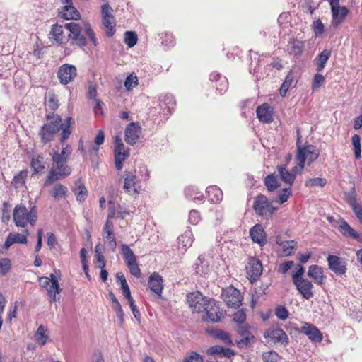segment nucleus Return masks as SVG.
I'll return each mask as SVG.
<instances>
[{"mask_svg": "<svg viewBox=\"0 0 362 362\" xmlns=\"http://www.w3.org/2000/svg\"><path fill=\"white\" fill-rule=\"evenodd\" d=\"M26 235L20 234L18 233H11L6 238V240L4 244L5 249L9 248L14 243L25 244L27 243V235L28 234V230L25 231Z\"/></svg>", "mask_w": 362, "mask_h": 362, "instance_id": "nucleus-33", "label": "nucleus"}, {"mask_svg": "<svg viewBox=\"0 0 362 362\" xmlns=\"http://www.w3.org/2000/svg\"><path fill=\"white\" fill-rule=\"evenodd\" d=\"M301 332L305 334L313 342H321L322 334L315 326L311 324H305L301 327Z\"/></svg>", "mask_w": 362, "mask_h": 362, "instance_id": "nucleus-25", "label": "nucleus"}, {"mask_svg": "<svg viewBox=\"0 0 362 362\" xmlns=\"http://www.w3.org/2000/svg\"><path fill=\"white\" fill-rule=\"evenodd\" d=\"M189 306L193 312L201 313L205 310L209 299L204 296L200 292L190 293L187 296Z\"/></svg>", "mask_w": 362, "mask_h": 362, "instance_id": "nucleus-12", "label": "nucleus"}, {"mask_svg": "<svg viewBox=\"0 0 362 362\" xmlns=\"http://www.w3.org/2000/svg\"><path fill=\"white\" fill-rule=\"evenodd\" d=\"M206 194L209 201L211 203L218 204L223 199V192L216 185L208 187L206 188Z\"/></svg>", "mask_w": 362, "mask_h": 362, "instance_id": "nucleus-38", "label": "nucleus"}, {"mask_svg": "<svg viewBox=\"0 0 362 362\" xmlns=\"http://www.w3.org/2000/svg\"><path fill=\"white\" fill-rule=\"evenodd\" d=\"M194 237L192 231L187 229L183 234L177 238L178 248L182 252H185L188 247H190L193 243Z\"/></svg>", "mask_w": 362, "mask_h": 362, "instance_id": "nucleus-31", "label": "nucleus"}, {"mask_svg": "<svg viewBox=\"0 0 362 362\" xmlns=\"http://www.w3.org/2000/svg\"><path fill=\"white\" fill-rule=\"evenodd\" d=\"M308 276L319 285L324 284L326 279L322 268L318 265L310 266L308 271Z\"/></svg>", "mask_w": 362, "mask_h": 362, "instance_id": "nucleus-34", "label": "nucleus"}, {"mask_svg": "<svg viewBox=\"0 0 362 362\" xmlns=\"http://www.w3.org/2000/svg\"><path fill=\"white\" fill-rule=\"evenodd\" d=\"M305 49V41L297 38H291L286 45V51L290 55L298 59Z\"/></svg>", "mask_w": 362, "mask_h": 362, "instance_id": "nucleus-20", "label": "nucleus"}, {"mask_svg": "<svg viewBox=\"0 0 362 362\" xmlns=\"http://www.w3.org/2000/svg\"><path fill=\"white\" fill-rule=\"evenodd\" d=\"M313 31L315 35H320L325 31V26L322 22L317 19L313 22Z\"/></svg>", "mask_w": 362, "mask_h": 362, "instance_id": "nucleus-63", "label": "nucleus"}, {"mask_svg": "<svg viewBox=\"0 0 362 362\" xmlns=\"http://www.w3.org/2000/svg\"><path fill=\"white\" fill-rule=\"evenodd\" d=\"M264 185L267 189L272 192L279 187V182L277 176L274 174L267 175L264 179Z\"/></svg>", "mask_w": 362, "mask_h": 362, "instance_id": "nucleus-48", "label": "nucleus"}, {"mask_svg": "<svg viewBox=\"0 0 362 362\" xmlns=\"http://www.w3.org/2000/svg\"><path fill=\"white\" fill-rule=\"evenodd\" d=\"M103 24L105 28L106 35L108 37H112L115 33V27L116 24L114 16L103 18Z\"/></svg>", "mask_w": 362, "mask_h": 362, "instance_id": "nucleus-43", "label": "nucleus"}, {"mask_svg": "<svg viewBox=\"0 0 362 362\" xmlns=\"http://www.w3.org/2000/svg\"><path fill=\"white\" fill-rule=\"evenodd\" d=\"M236 329L240 337V339L235 341L237 346L239 348L247 346L248 344L254 338L249 330L250 326L247 324L238 325Z\"/></svg>", "mask_w": 362, "mask_h": 362, "instance_id": "nucleus-19", "label": "nucleus"}, {"mask_svg": "<svg viewBox=\"0 0 362 362\" xmlns=\"http://www.w3.org/2000/svg\"><path fill=\"white\" fill-rule=\"evenodd\" d=\"M204 263L201 257H199L197 259V262L196 263V272L198 274H200L201 275H204L207 274L209 271L208 265H202Z\"/></svg>", "mask_w": 362, "mask_h": 362, "instance_id": "nucleus-60", "label": "nucleus"}, {"mask_svg": "<svg viewBox=\"0 0 362 362\" xmlns=\"http://www.w3.org/2000/svg\"><path fill=\"white\" fill-rule=\"evenodd\" d=\"M85 33L86 35L89 37L91 43L94 46L98 45V40L95 36V33L93 31V30L91 28L90 25L89 24H87L85 28Z\"/></svg>", "mask_w": 362, "mask_h": 362, "instance_id": "nucleus-61", "label": "nucleus"}, {"mask_svg": "<svg viewBox=\"0 0 362 362\" xmlns=\"http://www.w3.org/2000/svg\"><path fill=\"white\" fill-rule=\"evenodd\" d=\"M222 298L228 307L238 308L242 302L240 291L233 286L227 287L222 291Z\"/></svg>", "mask_w": 362, "mask_h": 362, "instance_id": "nucleus-14", "label": "nucleus"}, {"mask_svg": "<svg viewBox=\"0 0 362 362\" xmlns=\"http://www.w3.org/2000/svg\"><path fill=\"white\" fill-rule=\"evenodd\" d=\"M47 329L43 325H40L35 334V340L37 343L43 346L47 343L48 335L47 334Z\"/></svg>", "mask_w": 362, "mask_h": 362, "instance_id": "nucleus-47", "label": "nucleus"}, {"mask_svg": "<svg viewBox=\"0 0 362 362\" xmlns=\"http://www.w3.org/2000/svg\"><path fill=\"white\" fill-rule=\"evenodd\" d=\"M71 146L67 144L65 147L62 148L61 152L55 151L53 153L52 158L59 159L60 160L68 162L71 154Z\"/></svg>", "mask_w": 362, "mask_h": 362, "instance_id": "nucleus-44", "label": "nucleus"}, {"mask_svg": "<svg viewBox=\"0 0 362 362\" xmlns=\"http://www.w3.org/2000/svg\"><path fill=\"white\" fill-rule=\"evenodd\" d=\"M246 274L250 282H255L262 274V262L255 257H250L245 267Z\"/></svg>", "mask_w": 362, "mask_h": 362, "instance_id": "nucleus-11", "label": "nucleus"}, {"mask_svg": "<svg viewBox=\"0 0 362 362\" xmlns=\"http://www.w3.org/2000/svg\"><path fill=\"white\" fill-rule=\"evenodd\" d=\"M30 165L35 173H41L45 168L44 158L41 156H34Z\"/></svg>", "mask_w": 362, "mask_h": 362, "instance_id": "nucleus-46", "label": "nucleus"}, {"mask_svg": "<svg viewBox=\"0 0 362 362\" xmlns=\"http://www.w3.org/2000/svg\"><path fill=\"white\" fill-rule=\"evenodd\" d=\"M183 362H203V358L197 352H191Z\"/></svg>", "mask_w": 362, "mask_h": 362, "instance_id": "nucleus-64", "label": "nucleus"}, {"mask_svg": "<svg viewBox=\"0 0 362 362\" xmlns=\"http://www.w3.org/2000/svg\"><path fill=\"white\" fill-rule=\"evenodd\" d=\"M13 218L17 227L25 228L28 223L34 226L37 219V209L33 206L28 210L24 204H17L13 209Z\"/></svg>", "mask_w": 362, "mask_h": 362, "instance_id": "nucleus-2", "label": "nucleus"}, {"mask_svg": "<svg viewBox=\"0 0 362 362\" xmlns=\"http://www.w3.org/2000/svg\"><path fill=\"white\" fill-rule=\"evenodd\" d=\"M276 243L282 250L284 256H290L293 254L297 247V242L295 240H284L281 235L276 237Z\"/></svg>", "mask_w": 362, "mask_h": 362, "instance_id": "nucleus-30", "label": "nucleus"}, {"mask_svg": "<svg viewBox=\"0 0 362 362\" xmlns=\"http://www.w3.org/2000/svg\"><path fill=\"white\" fill-rule=\"evenodd\" d=\"M253 209L259 216L268 218L272 216L276 210L269 202L267 197L264 195H258L253 203Z\"/></svg>", "mask_w": 362, "mask_h": 362, "instance_id": "nucleus-6", "label": "nucleus"}, {"mask_svg": "<svg viewBox=\"0 0 362 362\" xmlns=\"http://www.w3.org/2000/svg\"><path fill=\"white\" fill-rule=\"evenodd\" d=\"M257 117L262 123L269 124L274 120V109L267 103L258 106L256 110Z\"/></svg>", "mask_w": 362, "mask_h": 362, "instance_id": "nucleus-17", "label": "nucleus"}, {"mask_svg": "<svg viewBox=\"0 0 362 362\" xmlns=\"http://www.w3.org/2000/svg\"><path fill=\"white\" fill-rule=\"evenodd\" d=\"M11 263L8 258H4L0 260V274L6 275L11 269Z\"/></svg>", "mask_w": 362, "mask_h": 362, "instance_id": "nucleus-59", "label": "nucleus"}, {"mask_svg": "<svg viewBox=\"0 0 362 362\" xmlns=\"http://www.w3.org/2000/svg\"><path fill=\"white\" fill-rule=\"evenodd\" d=\"M233 320L237 322L238 325H245V313L243 310H238L233 314Z\"/></svg>", "mask_w": 362, "mask_h": 362, "instance_id": "nucleus-58", "label": "nucleus"}, {"mask_svg": "<svg viewBox=\"0 0 362 362\" xmlns=\"http://www.w3.org/2000/svg\"><path fill=\"white\" fill-rule=\"evenodd\" d=\"M64 27L69 32L66 41L69 42L71 45H76L81 49L87 45L86 38L82 34V28L79 24L71 22L65 23Z\"/></svg>", "mask_w": 362, "mask_h": 362, "instance_id": "nucleus-4", "label": "nucleus"}, {"mask_svg": "<svg viewBox=\"0 0 362 362\" xmlns=\"http://www.w3.org/2000/svg\"><path fill=\"white\" fill-rule=\"evenodd\" d=\"M329 269L337 275H343L346 272V262L340 257L329 255L327 257Z\"/></svg>", "mask_w": 362, "mask_h": 362, "instance_id": "nucleus-15", "label": "nucleus"}, {"mask_svg": "<svg viewBox=\"0 0 362 362\" xmlns=\"http://www.w3.org/2000/svg\"><path fill=\"white\" fill-rule=\"evenodd\" d=\"M49 194L55 200L66 199L68 194V189L66 186L59 182H57L52 186V187L49 191Z\"/></svg>", "mask_w": 362, "mask_h": 362, "instance_id": "nucleus-36", "label": "nucleus"}, {"mask_svg": "<svg viewBox=\"0 0 362 362\" xmlns=\"http://www.w3.org/2000/svg\"><path fill=\"white\" fill-rule=\"evenodd\" d=\"M327 182L325 178L315 177V178H310V179L306 180L305 182V185L308 187H314L316 186L323 187L327 185Z\"/></svg>", "mask_w": 362, "mask_h": 362, "instance_id": "nucleus-51", "label": "nucleus"}, {"mask_svg": "<svg viewBox=\"0 0 362 362\" xmlns=\"http://www.w3.org/2000/svg\"><path fill=\"white\" fill-rule=\"evenodd\" d=\"M161 43L165 47L169 48L174 46L175 41L172 33H165L161 35Z\"/></svg>", "mask_w": 362, "mask_h": 362, "instance_id": "nucleus-53", "label": "nucleus"}, {"mask_svg": "<svg viewBox=\"0 0 362 362\" xmlns=\"http://www.w3.org/2000/svg\"><path fill=\"white\" fill-rule=\"evenodd\" d=\"M325 78L322 74H316L313 78L312 88L313 90L319 88L325 83Z\"/></svg>", "mask_w": 362, "mask_h": 362, "instance_id": "nucleus-62", "label": "nucleus"}, {"mask_svg": "<svg viewBox=\"0 0 362 362\" xmlns=\"http://www.w3.org/2000/svg\"><path fill=\"white\" fill-rule=\"evenodd\" d=\"M250 235L252 241L259 244L260 246L264 245L267 243L266 233L262 226L260 224L255 225L250 230Z\"/></svg>", "mask_w": 362, "mask_h": 362, "instance_id": "nucleus-26", "label": "nucleus"}, {"mask_svg": "<svg viewBox=\"0 0 362 362\" xmlns=\"http://www.w3.org/2000/svg\"><path fill=\"white\" fill-rule=\"evenodd\" d=\"M46 118L49 122L43 125L40 132V135L43 143L46 144L50 141L53 138V134L62 129L60 141L64 142L70 136L71 125L73 119L68 117L64 123L62 122V117L57 114H47Z\"/></svg>", "mask_w": 362, "mask_h": 362, "instance_id": "nucleus-1", "label": "nucleus"}, {"mask_svg": "<svg viewBox=\"0 0 362 362\" xmlns=\"http://www.w3.org/2000/svg\"><path fill=\"white\" fill-rule=\"evenodd\" d=\"M76 76L77 69L76 66L69 64L62 65L57 71V77L63 85H67L72 82Z\"/></svg>", "mask_w": 362, "mask_h": 362, "instance_id": "nucleus-13", "label": "nucleus"}, {"mask_svg": "<svg viewBox=\"0 0 362 362\" xmlns=\"http://www.w3.org/2000/svg\"><path fill=\"white\" fill-rule=\"evenodd\" d=\"M264 337L268 340L274 343L287 344L288 337L286 333L281 329H274L267 330L264 332Z\"/></svg>", "mask_w": 362, "mask_h": 362, "instance_id": "nucleus-23", "label": "nucleus"}, {"mask_svg": "<svg viewBox=\"0 0 362 362\" xmlns=\"http://www.w3.org/2000/svg\"><path fill=\"white\" fill-rule=\"evenodd\" d=\"M45 106L47 108L54 111L59 107V100L52 92H48L45 95Z\"/></svg>", "mask_w": 362, "mask_h": 362, "instance_id": "nucleus-42", "label": "nucleus"}, {"mask_svg": "<svg viewBox=\"0 0 362 362\" xmlns=\"http://www.w3.org/2000/svg\"><path fill=\"white\" fill-rule=\"evenodd\" d=\"M352 144L354 146V154L356 159L360 158L361 149V141L360 137L357 134H354L352 136Z\"/></svg>", "mask_w": 362, "mask_h": 362, "instance_id": "nucleus-54", "label": "nucleus"}, {"mask_svg": "<svg viewBox=\"0 0 362 362\" xmlns=\"http://www.w3.org/2000/svg\"><path fill=\"white\" fill-rule=\"evenodd\" d=\"M279 358V355L276 352L272 351L265 352L262 355L264 362H278Z\"/></svg>", "mask_w": 362, "mask_h": 362, "instance_id": "nucleus-57", "label": "nucleus"}, {"mask_svg": "<svg viewBox=\"0 0 362 362\" xmlns=\"http://www.w3.org/2000/svg\"><path fill=\"white\" fill-rule=\"evenodd\" d=\"M319 155L318 150L313 145L298 146L296 159L298 160V165L300 167V171L303 169L306 160H308V164H310L319 157Z\"/></svg>", "mask_w": 362, "mask_h": 362, "instance_id": "nucleus-5", "label": "nucleus"}, {"mask_svg": "<svg viewBox=\"0 0 362 362\" xmlns=\"http://www.w3.org/2000/svg\"><path fill=\"white\" fill-rule=\"evenodd\" d=\"M123 189L125 192L131 196H136L139 194L141 189L139 178L133 172L125 171L123 175Z\"/></svg>", "mask_w": 362, "mask_h": 362, "instance_id": "nucleus-9", "label": "nucleus"}, {"mask_svg": "<svg viewBox=\"0 0 362 362\" xmlns=\"http://www.w3.org/2000/svg\"><path fill=\"white\" fill-rule=\"evenodd\" d=\"M208 355L215 356L217 355L220 357L230 358L234 356L235 352L223 346L216 345L208 349L206 351Z\"/></svg>", "mask_w": 362, "mask_h": 362, "instance_id": "nucleus-35", "label": "nucleus"}, {"mask_svg": "<svg viewBox=\"0 0 362 362\" xmlns=\"http://www.w3.org/2000/svg\"><path fill=\"white\" fill-rule=\"evenodd\" d=\"M120 248L124 259L129 269L131 274L136 277H140L141 270L139 267L136 256L132 250L129 247V245L126 244H122Z\"/></svg>", "mask_w": 362, "mask_h": 362, "instance_id": "nucleus-8", "label": "nucleus"}, {"mask_svg": "<svg viewBox=\"0 0 362 362\" xmlns=\"http://www.w3.org/2000/svg\"><path fill=\"white\" fill-rule=\"evenodd\" d=\"M54 163L45 180L44 186H48L56 181L64 180L71 174V168L66 161L52 158Z\"/></svg>", "mask_w": 362, "mask_h": 362, "instance_id": "nucleus-3", "label": "nucleus"}, {"mask_svg": "<svg viewBox=\"0 0 362 362\" xmlns=\"http://www.w3.org/2000/svg\"><path fill=\"white\" fill-rule=\"evenodd\" d=\"M148 286L158 298H160L164 287L163 277L158 272L152 273L148 280Z\"/></svg>", "mask_w": 362, "mask_h": 362, "instance_id": "nucleus-18", "label": "nucleus"}, {"mask_svg": "<svg viewBox=\"0 0 362 362\" xmlns=\"http://www.w3.org/2000/svg\"><path fill=\"white\" fill-rule=\"evenodd\" d=\"M137 35L135 32L127 31L124 33V42L129 47H133L137 42Z\"/></svg>", "mask_w": 362, "mask_h": 362, "instance_id": "nucleus-52", "label": "nucleus"}, {"mask_svg": "<svg viewBox=\"0 0 362 362\" xmlns=\"http://www.w3.org/2000/svg\"><path fill=\"white\" fill-rule=\"evenodd\" d=\"M72 191L76 195L77 201L79 202H84L87 198L88 191L80 179L75 182Z\"/></svg>", "mask_w": 362, "mask_h": 362, "instance_id": "nucleus-37", "label": "nucleus"}, {"mask_svg": "<svg viewBox=\"0 0 362 362\" xmlns=\"http://www.w3.org/2000/svg\"><path fill=\"white\" fill-rule=\"evenodd\" d=\"M204 311L206 313L204 320L211 322H220L226 315L225 310L221 308L219 303L212 298H209Z\"/></svg>", "mask_w": 362, "mask_h": 362, "instance_id": "nucleus-7", "label": "nucleus"}, {"mask_svg": "<svg viewBox=\"0 0 362 362\" xmlns=\"http://www.w3.org/2000/svg\"><path fill=\"white\" fill-rule=\"evenodd\" d=\"M291 195V191L290 188H284L280 191L277 196L276 202L279 204H284L286 202L290 196Z\"/></svg>", "mask_w": 362, "mask_h": 362, "instance_id": "nucleus-55", "label": "nucleus"}, {"mask_svg": "<svg viewBox=\"0 0 362 362\" xmlns=\"http://www.w3.org/2000/svg\"><path fill=\"white\" fill-rule=\"evenodd\" d=\"M40 285L46 289L47 293H51L53 290L58 291L59 284L58 279L54 274H51L49 277L42 276L39 278Z\"/></svg>", "mask_w": 362, "mask_h": 362, "instance_id": "nucleus-27", "label": "nucleus"}, {"mask_svg": "<svg viewBox=\"0 0 362 362\" xmlns=\"http://www.w3.org/2000/svg\"><path fill=\"white\" fill-rule=\"evenodd\" d=\"M330 56L331 51L328 49H324L319 54L316 59L317 71L318 72L322 71L324 69Z\"/></svg>", "mask_w": 362, "mask_h": 362, "instance_id": "nucleus-41", "label": "nucleus"}, {"mask_svg": "<svg viewBox=\"0 0 362 362\" xmlns=\"http://www.w3.org/2000/svg\"><path fill=\"white\" fill-rule=\"evenodd\" d=\"M214 336L220 340H221L223 343L227 345L233 346V343L230 337V334L225 331L218 329L216 330L214 332Z\"/></svg>", "mask_w": 362, "mask_h": 362, "instance_id": "nucleus-49", "label": "nucleus"}, {"mask_svg": "<svg viewBox=\"0 0 362 362\" xmlns=\"http://www.w3.org/2000/svg\"><path fill=\"white\" fill-rule=\"evenodd\" d=\"M293 283L296 286L298 291L305 299L308 300L313 297V285L309 280L304 279L297 281H295Z\"/></svg>", "mask_w": 362, "mask_h": 362, "instance_id": "nucleus-21", "label": "nucleus"}, {"mask_svg": "<svg viewBox=\"0 0 362 362\" xmlns=\"http://www.w3.org/2000/svg\"><path fill=\"white\" fill-rule=\"evenodd\" d=\"M11 204L8 202H4L1 206V220L7 223L11 219Z\"/></svg>", "mask_w": 362, "mask_h": 362, "instance_id": "nucleus-50", "label": "nucleus"}, {"mask_svg": "<svg viewBox=\"0 0 362 362\" xmlns=\"http://www.w3.org/2000/svg\"><path fill=\"white\" fill-rule=\"evenodd\" d=\"M64 27L58 24L52 25L49 35L52 41H54L61 46H64L67 43V39L64 35L63 28Z\"/></svg>", "mask_w": 362, "mask_h": 362, "instance_id": "nucleus-24", "label": "nucleus"}, {"mask_svg": "<svg viewBox=\"0 0 362 362\" xmlns=\"http://www.w3.org/2000/svg\"><path fill=\"white\" fill-rule=\"evenodd\" d=\"M129 152L124 149V145L119 136L114 138V156L117 170H120L123 167V162L129 157Z\"/></svg>", "mask_w": 362, "mask_h": 362, "instance_id": "nucleus-10", "label": "nucleus"}, {"mask_svg": "<svg viewBox=\"0 0 362 362\" xmlns=\"http://www.w3.org/2000/svg\"><path fill=\"white\" fill-rule=\"evenodd\" d=\"M339 230L345 237L351 238L360 243H362V235L356 231L354 228H352L346 221H341L339 226Z\"/></svg>", "mask_w": 362, "mask_h": 362, "instance_id": "nucleus-32", "label": "nucleus"}, {"mask_svg": "<svg viewBox=\"0 0 362 362\" xmlns=\"http://www.w3.org/2000/svg\"><path fill=\"white\" fill-rule=\"evenodd\" d=\"M210 81L215 82L216 90L220 94L222 95L226 91L228 86V82L225 76H222L219 73L212 72L210 74Z\"/></svg>", "mask_w": 362, "mask_h": 362, "instance_id": "nucleus-28", "label": "nucleus"}, {"mask_svg": "<svg viewBox=\"0 0 362 362\" xmlns=\"http://www.w3.org/2000/svg\"><path fill=\"white\" fill-rule=\"evenodd\" d=\"M124 134L125 141L132 146L139 141L141 128L138 123L131 122L126 127Z\"/></svg>", "mask_w": 362, "mask_h": 362, "instance_id": "nucleus-16", "label": "nucleus"}, {"mask_svg": "<svg viewBox=\"0 0 362 362\" xmlns=\"http://www.w3.org/2000/svg\"><path fill=\"white\" fill-rule=\"evenodd\" d=\"M278 175L281 180L286 184L291 186L295 180L293 174H291L289 170L286 169V165H280L277 166Z\"/></svg>", "mask_w": 362, "mask_h": 362, "instance_id": "nucleus-39", "label": "nucleus"}, {"mask_svg": "<svg viewBox=\"0 0 362 362\" xmlns=\"http://www.w3.org/2000/svg\"><path fill=\"white\" fill-rule=\"evenodd\" d=\"M60 16L66 20L77 19L80 17V13L73 5H65L60 12Z\"/></svg>", "mask_w": 362, "mask_h": 362, "instance_id": "nucleus-40", "label": "nucleus"}, {"mask_svg": "<svg viewBox=\"0 0 362 362\" xmlns=\"http://www.w3.org/2000/svg\"><path fill=\"white\" fill-rule=\"evenodd\" d=\"M138 84V79L136 76L133 74L128 76L124 81V86L127 90H130Z\"/></svg>", "mask_w": 362, "mask_h": 362, "instance_id": "nucleus-56", "label": "nucleus"}, {"mask_svg": "<svg viewBox=\"0 0 362 362\" xmlns=\"http://www.w3.org/2000/svg\"><path fill=\"white\" fill-rule=\"evenodd\" d=\"M185 196L188 199L196 200H202L204 195L202 192H199L197 188L194 186H189L185 189Z\"/></svg>", "mask_w": 362, "mask_h": 362, "instance_id": "nucleus-45", "label": "nucleus"}, {"mask_svg": "<svg viewBox=\"0 0 362 362\" xmlns=\"http://www.w3.org/2000/svg\"><path fill=\"white\" fill-rule=\"evenodd\" d=\"M331 12L332 17L331 26L336 28L344 22L349 13V9L343 6L332 8Z\"/></svg>", "mask_w": 362, "mask_h": 362, "instance_id": "nucleus-22", "label": "nucleus"}, {"mask_svg": "<svg viewBox=\"0 0 362 362\" xmlns=\"http://www.w3.org/2000/svg\"><path fill=\"white\" fill-rule=\"evenodd\" d=\"M159 106L164 115H170L175 106L174 97L170 94H166L159 98Z\"/></svg>", "mask_w": 362, "mask_h": 362, "instance_id": "nucleus-29", "label": "nucleus"}]
</instances>
